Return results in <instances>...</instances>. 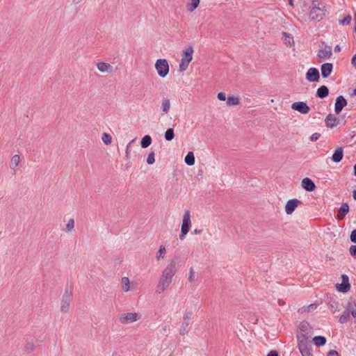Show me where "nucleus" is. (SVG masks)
I'll return each instance as SVG.
<instances>
[{
    "label": "nucleus",
    "instance_id": "f257e3e1",
    "mask_svg": "<svg viewBox=\"0 0 356 356\" xmlns=\"http://www.w3.org/2000/svg\"><path fill=\"white\" fill-rule=\"evenodd\" d=\"M177 272L176 263L174 261H170L163 270L161 277L156 286V291L162 293L165 291L170 285L172 278Z\"/></svg>",
    "mask_w": 356,
    "mask_h": 356
},
{
    "label": "nucleus",
    "instance_id": "f03ea898",
    "mask_svg": "<svg viewBox=\"0 0 356 356\" xmlns=\"http://www.w3.org/2000/svg\"><path fill=\"white\" fill-rule=\"evenodd\" d=\"M194 49L192 46H188L184 48L181 51V58L179 65V70L180 72L186 71L190 63L193 60Z\"/></svg>",
    "mask_w": 356,
    "mask_h": 356
},
{
    "label": "nucleus",
    "instance_id": "7ed1b4c3",
    "mask_svg": "<svg viewBox=\"0 0 356 356\" xmlns=\"http://www.w3.org/2000/svg\"><path fill=\"white\" fill-rule=\"evenodd\" d=\"M191 216L189 210H186L183 215L182 222L181 226V233L179 234L180 239H184L186 235L190 231L191 227Z\"/></svg>",
    "mask_w": 356,
    "mask_h": 356
},
{
    "label": "nucleus",
    "instance_id": "20e7f679",
    "mask_svg": "<svg viewBox=\"0 0 356 356\" xmlns=\"http://www.w3.org/2000/svg\"><path fill=\"white\" fill-rule=\"evenodd\" d=\"M154 67L159 76H160L161 78H165L169 73V63L168 60L165 58L157 59L155 62Z\"/></svg>",
    "mask_w": 356,
    "mask_h": 356
},
{
    "label": "nucleus",
    "instance_id": "39448f33",
    "mask_svg": "<svg viewBox=\"0 0 356 356\" xmlns=\"http://www.w3.org/2000/svg\"><path fill=\"white\" fill-rule=\"evenodd\" d=\"M141 314L138 312H126L119 316V322L122 325H128L140 320Z\"/></svg>",
    "mask_w": 356,
    "mask_h": 356
},
{
    "label": "nucleus",
    "instance_id": "423d86ee",
    "mask_svg": "<svg viewBox=\"0 0 356 356\" xmlns=\"http://www.w3.org/2000/svg\"><path fill=\"white\" fill-rule=\"evenodd\" d=\"M320 3L313 2L312 5L309 8V18L312 20L320 21L323 19L324 15V10L322 7L319 6Z\"/></svg>",
    "mask_w": 356,
    "mask_h": 356
},
{
    "label": "nucleus",
    "instance_id": "0eeeda50",
    "mask_svg": "<svg viewBox=\"0 0 356 356\" xmlns=\"http://www.w3.org/2000/svg\"><path fill=\"white\" fill-rule=\"evenodd\" d=\"M298 347L302 356H313L310 344L305 339H298Z\"/></svg>",
    "mask_w": 356,
    "mask_h": 356
},
{
    "label": "nucleus",
    "instance_id": "6e6552de",
    "mask_svg": "<svg viewBox=\"0 0 356 356\" xmlns=\"http://www.w3.org/2000/svg\"><path fill=\"white\" fill-rule=\"evenodd\" d=\"M72 302L71 293L68 292H65L63 296L60 301V310L63 314L67 313L70 310V304Z\"/></svg>",
    "mask_w": 356,
    "mask_h": 356
},
{
    "label": "nucleus",
    "instance_id": "1a4fd4ad",
    "mask_svg": "<svg viewBox=\"0 0 356 356\" xmlns=\"http://www.w3.org/2000/svg\"><path fill=\"white\" fill-rule=\"evenodd\" d=\"M301 204V202L298 199H291L287 201L284 210L287 215H291L293 213L296 209Z\"/></svg>",
    "mask_w": 356,
    "mask_h": 356
},
{
    "label": "nucleus",
    "instance_id": "9d476101",
    "mask_svg": "<svg viewBox=\"0 0 356 356\" xmlns=\"http://www.w3.org/2000/svg\"><path fill=\"white\" fill-rule=\"evenodd\" d=\"M291 108L302 114H307L310 111V108L304 102H296L293 103L291 104Z\"/></svg>",
    "mask_w": 356,
    "mask_h": 356
},
{
    "label": "nucleus",
    "instance_id": "9b49d317",
    "mask_svg": "<svg viewBox=\"0 0 356 356\" xmlns=\"http://www.w3.org/2000/svg\"><path fill=\"white\" fill-rule=\"evenodd\" d=\"M342 282L341 284H337L336 285V288L337 291L343 293H346L350 289V285L349 284V279L346 275H343L341 276Z\"/></svg>",
    "mask_w": 356,
    "mask_h": 356
},
{
    "label": "nucleus",
    "instance_id": "f8f14e48",
    "mask_svg": "<svg viewBox=\"0 0 356 356\" xmlns=\"http://www.w3.org/2000/svg\"><path fill=\"white\" fill-rule=\"evenodd\" d=\"M98 71L104 74H111L113 72V67L108 63L98 62L96 63Z\"/></svg>",
    "mask_w": 356,
    "mask_h": 356
},
{
    "label": "nucleus",
    "instance_id": "ddd939ff",
    "mask_svg": "<svg viewBox=\"0 0 356 356\" xmlns=\"http://www.w3.org/2000/svg\"><path fill=\"white\" fill-rule=\"evenodd\" d=\"M332 54V52L331 47L328 46H324L319 49L317 56L320 59V61H322L323 60L330 58Z\"/></svg>",
    "mask_w": 356,
    "mask_h": 356
},
{
    "label": "nucleus",
    "instance_id": "4468645a",
    "mask_svg": "<svg viewBox=\"0 0 356 356\" xmlns=\"http://www.w3.org/2000/svg\"><path fill=\"white\" fill-rule=\"evenodd\" d=\"M320 78L318 70L315 67L309 68L306 73V79L309 82L318 81Z\"/></svg>",
    "mask_w": 356,
    "mask_h": 356
},
{
    "label": "nucleus",
    "instance_id": "2eb2a0df",
    "mask_svg": "<svg viewBox=\"0 0 356 356\" xmlns=\"http://www.w3.org/2000/svg\"><path fill=\"white\" fill-rule=\"evenodd\" d=\"M347 105V101L343 96H339L336 99L334 104V111L337 114H339L341 110Z\"/></svg>",
    "mask_w": 356,
    "mask_h": 356
},
{
    "label": "nucleus",
    "instance_id": "dca6fc26",
    "mask_svg": "<svg viewBox=\"0 0 356 356\" xmlns=\"http://www.w3.org/2000/svg\"><path fill=\"white\" fill-rule=\"evenodd\" d=\"M325 124L329 128H333L337 126L339 122V120L333 114H329L325 120Z\"/></svg>",
    "mask_w": 356,
    "mask_h": 356
},
{
    "label": "nucleus",
    "instance_id": "f3484780",
    "mask_svg": "<svg viewBox=\"0 0 356 356\" xmlns=\"http://www.w3.org/2000/svg\"><path fill=\"white\" fill-rule=\"evenodd\" d=\"M301 185H302V187L305 191H309V192L314 191L316 188L314 181L308 177H305L302 180Z\"/></svg>",
    "mask_w": 356,
    "mask_h": 356
},
{
    "label": "nucleus",
    "instance_id": "a211bd4d",
    "mask_svg": "<svg viewBox=\"0 0 356 356\" xmlns=\"http://www.w3.org/2000/svg\"><path fill=\"white\" fill-rule=\"evenodd\" d=\"M333 65L330 63H326L321 65V71L323 78H327L332 73Z\"/></svg>",
    "mask_w": 356,
    "mask_h": 356
},
{
    "label": "nucleus",
    "instance_id": "6ab92c4d",
    "mask_svg": "<svg viewBox=\"0 0 356 356\" xmlns=\"http://www.w3.org/2000/svg\"><path fill=\"white\" fill-rule=\"evenodd\" d=\"M343 156V149L342 147H338L334 152L332 159L335 163L340 162Z\"/></svg>",
    "mask_w": 356,
    "mask_h": 356
},
{
    "label": "nucleus",
    "instance_id": "aec40b11",
    "mask_svg": "<svg viewBox=\"0 0 356 356\" xmlns=\"http://www.w3.org/2000/svg\"><path fill=\"white\" fill-rule=\"evenodd\" d=\"M349 211V206L347 203H343L341 206L339 210V213L337 215L338 220H342L345 216L348 213Z\"/></svg>",
    "mask_w": 356,
    "mask_h": 356
},
{
    "label": "nucleus",
    "instance_id": "412c9836",
    "mask_svg": "<svg viewBox=\"0 0 356 356\" xmlns=\"http://www.w3.org/2000/svg\"><path fill=\"white\" fill-rule=\"evenodd\" d=\"M170 106H171V104H170V99H168L167 97H163L161 99V108L162 109V111L164 113H168L170 111Z\"/></svg>",
    "mask_w": 356,
    "mask_h": 356
},
{
    "label": "nucleus",
    "instance_id": "4be33fe9",
    "mask_svg": "<svg viewBox=\"0 0 356 356\" xmlns=\"http://www.w3.org/2000/svg\"><path fill=\"white\" fill-rule=\"evenodd\" d=\"M20 163V156L18 154H15L12 156L10 162V167L12 170H15Z\"/></svg>",
    "mask_w": 356,
    "mask_h": 356
},
{
    "label": "nucleus",
    "instance_id": "5701e85b",
    "mask_svg": "<svg viewBox=\"0 0 356 356\" xmlns=\"http://www.w3.org/2000/svg\"><path fill=\"white\" fill-rule=\"evenodd\" d=\"M122 289L124 292H128L131 289V282L127 277H123L121 279Z\"/></svg>",
    "mask_w": 356,
    "mask_h": 356
},
{
    "label": "nucleus",
    "instance_id": "b1692460",
    "mask_svg": "<svg viewBox=\"0 0 356 356\" xmlns=\"http://www.w3.org/2000/svg\"><path fill=\"white\" fill-rule=\"evenodd\" d=\"M200 2V0H190V2L186 4L188 11L193 12L199 6Z\"/></svg>",
    "mask_w": 356,
    "mask_h": 356
},
{
    "label": "nucleus",
    "instance_id": "393cba45",
    "mask_svg": "<svg viewBox=\"0 0 356 356\" xmlns=\"http://www.w3.org/2000/svg\"><path fill=\"white\" fill-rule=\"evenodd\" d=\"M329 94V90L327 86H321L316 92V95L320 98H324L327 97Z\"/></svg>",
    "mask_w": 356,
    "mask_h": 356
},
{
    "label": "nucleus",
    "instance_id": "a878e982",
    "mask_svg": "<svg viewBox=\"0 0 356 356\" xmlns=\"http://www.w3.org/2000/svg\"><path fill=\"white\" fill-rule=\"evenodd\" d=\"M313 342L317 347L324 346L326 343V339L323 336H316L313 338Z\"/></svg>",
    "mask_w": 356,
    "mask_h": 356
},
{
    "label": "nucleus",
    "instance_id": "bb28decb",
    "mask_svg": "<svg viewBox=\"0 0 356 356\" xmlns=\"http://www.w3.org/2000/svg\"><path fill=\"white\" fill-rule=\"evenodd\" d=\"M240 104V99L238 97L231 95L228 96L227 99V104L229 106H236Z\"/></svg>",
    "mask_w": 356,
    "mask_h": 356
},
{
    "label": "nucleus",
    "instance_id": "cd10ccee",
    "mask_svg": "<svg viewBox=\"0 0 356 356\" xmlns=\"http://www.w3.org/2000/svg\"><path fill=\"white\" fill-rule=\"evenodd\" d=\"M152 138L149 135H145L141 140L140 145L143 148L148 147L152 143Z\"/></svg>",
    "mask_w": 356,
    "mask_h": 356
},
{
    "label": "nucleus",
    "instance_id": "c85d7f7f",
    "mask_svg": "<svg viewBox=\"0 0 356 356\" xmlns=\"http://www.w3.org/2000/svg\"><path fill=\"white\" fill-rule=\"evenodd\" d=\"M184 161L188 165H193L195 164V156L193 152H189L186 154Z\"/></svg>",
    "mask_w": 356,
    "mask_h": 356
},
{
    "label": "nucleus",
    "instance_id": "c756f323",
    "mask_svg": "<svg viewBox=\"0 0 356 356\" xmlns=\"http://www.w3.org/2000/svg\"><path fill=\"white\" fill-rule=\"evenodd\" d=\"M166 254V248L163 245H160L156 255V258L157 260H160L163 259Z\"/></svg>",
    "mask_w": 356,
    "mask_h": 356
},
{
    "label": "nucleus",
    "instance_id": "7c9ffc66",
    "mask_svg": "<svg viewBox=\"0 0 356 356\" xmlns=\"http://www.w3.org/2000/svg\"><path fill=\"white\" fill-rule=\"evenodd\" d=\"M350 312L345 311L339 317V321L341 323H346L350 319Z\"/></svg>",
    "mask_w": 356,
    "mask_h": 356
},
{
    "label": "nucleus",
    "instance_id": "2f4dec72",
    "mask_svg": "<svg viewBox=\"0 0 356 356\" xmlns=\"http://www.w3.org/2000/svg\"><path fill=\"white\" fill-rule=\"evenodd\" d=\"M175 137L174 130L172 128L168 129L165 132V138L167 141H171Z\"/></svg>",
    "mask_w": 356,
    "mask_h": 356
},
{
    "label": "nucleus",
    "instance_id": "473e14b6",
    "mask_svg": "<svg viewBox=\"0 0 356 356\" xmlns=\"http://www.w3.org/2000/svg\"><path fill=\"white\" fill-rule=\"evenodd\" d=\"M316 309V305L315 304H311L307 307H302L299 309V312L302 314L305 312H309L311 311H313Z\"/></svg>",
    "mask_w": 356,
    "mask_h": 356
},
{
    "label": "nucleus",
    "instance_id": "72a5a7b5",
    "mask_svg": "<svg viewBox=\"0 0 356 356\" xmlns=\"http://www.w3.org/2000/svg\"><path fill=\"white\" fill-rule=\"evenodd\" d=\"M102 140L106 145H109L112 142V137L109 134L104 133L102 136Z\"/></svg>",
    "mask_w": 356,
    "mask_h": 356
},
{
    "label": "nucleus",
    "instance_id": "f704fd0d",
    "mask_svg": "<svg viewBox=\"0 0 356 356\" xmlns=\"http://www.w3.org/2000/svg\"><path fill=\"white\" fill-rule=\"evenodd\" d=\"M74 229V219L71 218L68 220L67 225H66V232H71Z\"/></svg>",
    "mask_w": 356,
    "mask_h": 356
},
{
    "label": "nucleus",
    "instance_id": "c9c22d12",
    "mask_svg": "<svg viewBox=\"0 0 356 356\" xmlns=\"http://www.w3.org/2000/svg\"><path fill=\"white\" fill-rule=\"evenodd\" d=\"M188 280L190 282H194L195 281V272L193 268H191L189 270Z\"/></svg>",
    "mask_w": 356,
    "mask_h": 356
},
{
    "label": "nucleus",
    "instance_id": "e433bc0d",
    "mask_svg": "<svg viewBox=\"0 0 356 356\" xmlns=\"http://www.w3.org/2000/svg\"><path fill=\"white\" fill-rule=\"evenodd\" d=\"M155 162V154L154 152H150L147 158V163L152 165Z\"/></svg>",
    "mask_w": 356,
    "mask_h": 356
},
{
    "label": "nucleus",
    "instance_id": "4c0bfd02",
    "mask_svg": "<svg viewBox=\"0 0 356 356\" xmlns=\"http://www.w3.org/2000/svg\"><path fill=\"white\" fill-rule=\"evenodd\" d=\"M351 16L347 15L343 19L339 21L340 24L341 25H348L351 22Z\"/></svg>",
    "mask_w": 356,
    "mask_h": 356
},
{
    "label": "nucleus",
    "instance_id": "58836bf2",
    "mask_svg": "<svg viewBox=\"0 0 356 356\" xmlns=\"http://www.w3.org/2000/svg\"><path fill=\"white\" fill-rule=\"evenodd\" d=\"M283 35L285 36V42L289 43V46H292V44H293V38L286 33H283Z\"/></svg>",
    "mask_w": 356,
    "mask_h": 356
},
{
    "label": "nucleus",
    "instance_id": "ea45409f",
    "mask_svg": "<svg viewBox=\"0 0 356 356\" xmlns=\"http://www.w3.org/2000/svg\"><path fill=\"white\" fill-rule=\"evenodd\" d=\"M133 142H134V140H131V142H129V143L127 144V147H126L125 154H126V156H127V158H129V157L130 152H131V147H130V146H131V143H133Z\"/></svg>",
    "mask_w": 356,
    "mask_h": 356
},
{
    "label": "nucleus",
    "instance_id": "a19ab883",
    "mask_svg": "<svg viewBox=\"0 0 356 356\" xmlns=\"http://www.w3.org/2000/svg\"><path fill=\"white\" fill-rule=\"evenodd\" d=\"M321 134L318 133H314L310 136V140L312 142L316 141L320 138Z\"/></svg>",
    "mask_w": 356,
    "mask_h": 356
},
{
    "label": "nucleus",
    "instance_id": "79ce46f5",
    "mask_svg": "<svg viewBox=\"0 0 356 356\" xmlns=\"http://www.w3.org/2000/svg\"><path fill=\"white\" fill-rule=\"evenodd\" d=\"M217 97L220 101H225L227 99L225 93L222 92H219Z\"/></svg>",
    "mask_w": 356,
    "mask_h": 356
},
{
    "label": "nucleus",
    "instance_id": "37998d69",
    "mask_svg": "<svg viewBox=\"0 0 356 356\" xmlns=\"http://www.w3.org/2000/svg\"><path fill=\"white\" fill-rule=\"evenodd\" d=\"M350 254L356 258V245H352L350 248Z\"/></svg>",
    "mask_w": 356,
    "mask_h": 356
},
{
    "label": "nucleus",
    "instance_id": "c03bdc74",
    "mask_svg": "<svg viewBox=\"0 0 356 356\" xmlns=\"http://www.w3.org/2000/svg\"><path fill=\"white\" fill-rule=\"evenodd\" d=\"M350 240L353 243H356V229L352 231L350 234Z\"/></svg>",
    "mask_w": 356,
    "mask_h": 356
},
{
    "label": "nucleus",
    "instance_id": "a18cd8bd",
    "mask_svg": "<svg viewBox=\"0 0 356 356\" xmlns=\"http://www.w3.org/2000/svg\"><path fill=\"white\" fill-rule=\"evenodd\" d=\"M327 356H339V355L336 350H330L327 353Z\"/></svg>",
    "mask_w": 356,
    "mask_h": 356
},
{
    "label": "nucleus",
    "instance_id": "49530a36",
    "mask_svg": "<svg viewBox=\"0 0 356 356\" xmlns=\"http://www.w3.org/2000/svg\"><path fill=\"white\" fill-rule=\"evenodd\" d=\"M351 315L355 319L356 323V305L350 310Z\"/></svg>",
    "mask_w": 356,
    "mask_h": 356
},
{
    "label": "nucleus",
    "instance_id": "de8ad7c7",
    "mask_svg": "<svg viewBox=\"0 0 356 356\" xmlns=\"http://www.w3.org/2000/svg\"><path fill=\"white\" fill-rule=\"evenodd\" d=\"M351 63L355 67V68L356 69V54L352 58Z\"/></svg>",
    "mask_w": 356,
    "mask_h": 356
},
{
    "label": "nucleus",
    "instance_id": "09e8293b",
    "mask_svg": "<svg viewBox=\"0 0 356 356\" xmlns=\"http://www.w3.org/2000/svg\"><path fill=\"white\" fill-rule=\"evenodd\" d=\"M267 356H279L278 353L275 350H271Z\"/></svg>",
    "mask_w": 356,
    "mask_h": 356
},
{
    "label": "nucleus",
    "instance_id": "8fccbe9b",
    "mask_svg": "<svg viewBox=\"0 0 356 356\" xmlns=\"http://www.w3.org/2000/svg\"><path fill=\"white\" fill-rule=\"evenodd\" d=\"M193 232L195 234H201L202 232V229H195L193 230Z\"/></svg>",
    "mask_w": 356,
    "mask_h": 356
},
{
    "label": "nucleus",
    "instance_id": "3c124183",
    "mask_svg": "<svg viewBox=\"0 0 356 356\" xmlns=\"http://www.w3.org/2000/svg\"><path fill=\"white\" fill-rule=\"evenodd\" d=\"M26 348L29 350H32L33 349V345L31 344V343H27L26 344Z\"/></svg>",
    "mask_w": 356,
    "mask_h": 356
},
{
    "label": "nucleus",
    "instance_id": "603ef678",
    "mask_svg": "<svg viewBox=\"0 0 356 356\" xmlns=\"http://www.w3.org/2000/svg\"><path fill=\"white\" fill-rule=\"evenodd\" d=\"M334 51H341V48L339 45H337L334 48Z\"/></svg>",
    "mask_w": 356,
    "mask_h": 356
},
{
    "label": "nucleus",
    "instance_id": "864d4df0",
    "mask_svg": "<svg viewBox=\"0 0 356 356\" xmlns=\"http://www.w3.org/2000/svg\"><path fill=\"white\" fill-rule=\"evenodd\" d=\"M353 193V198H354V200H356V191H354Z\"/></svg>",
    "mask_w": 356,
    "mask_h": 356
},
{
    "label": "nucleus",
    "instance_id": "5fc2aeb1",
    "mask_svg": "<svg viewBox=\"0 0 356 356\" xmlns=\"http://www.w3.org/2000/svg\"><path fill=\"white\" fill-rule=\"evenodd\" d=\"M354 175L356 176V163L354 165Z\"/></svg>",
    "mask_w": 356,
    "mask_h": 356
},
{
    "label": "nucleus",
    "instance_id": "6e6d98bb",
    "mask_svg": "<svg viewBox=\"0 0 356 356\" xmlns=\"http://www.w3.org/2000/svg\"><path fill=\"white\" fill-rule=\"evenodd\" d=\"M289 4L293 6V0H289Z\"/></svg>",
    "mask_w": 356,
    "mask_h": 356
},
{
    "label": "nucleus",
    "instance_id": "4d7b16f0",
    "mask_svg": "<svg viewBox=\"0 0 356 356\" xmlns=\"http://www.w3.org/2000/svg\"><path fill=\"white\" fill-rule=\"evenodd\" d=\"M353 95H356V89H355V90H354V91H353Z\"/></svg>",
    "mask_w": 356,
    "mask_h": 356
},
{
    "label": "nucleus",
    "instance_id": "13d9d810",
    "mask_svg": "<svg viewBox=\"0 0 356 356\" xmlns=\"http://www.w3.org/2000/svg\"><path fill=\"white\" fill-rule=\"evenodd\" d=\"M355 22H356V13L355 14Z\"/></svg>",
    "mask_w": 356,
    "mask_h": 356
},
{
    "label": "nucleus",
    "instance_id": "bf43d9fd",
    "mask_svg": "<svg viewBox=\"0 0 356 356\" xmlns=\"http://www.w3.org/2000/svg\"><path fill=\"white\" fill-rule=\"evenodd\" d=\"M355 31H356V22H355Z\"/></svg>",
    "mask_w": 356,
    "mask_h": 356
}]
</instances>
